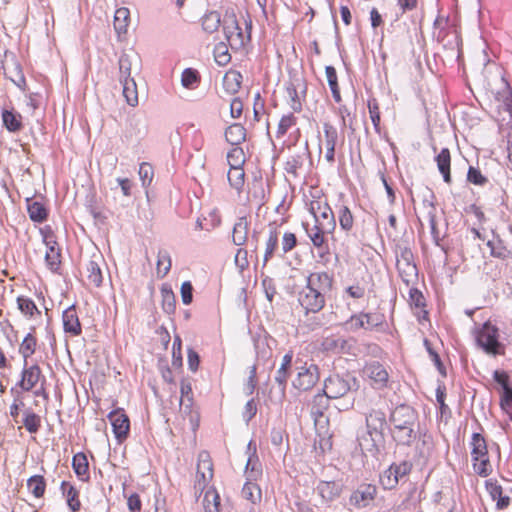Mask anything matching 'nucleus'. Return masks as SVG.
<instances>
[{"instance_id": "0eeeda50", "label": "nucleus", "mask_w": 512, "mask_h": 512, "mask_svg": "<svg viewBox=\"0 0 512 512\" xmlns=\"http://www.w3.org/2000/svg\"><path fill=\"white\" fill-rule=\"evenodd\" d=\"M396 265L401 279L407 285L415 283L418 278V270L414 263L413 253L409 248L399 247Z\"/></svg>"}, {"instance_id": "37998d69", "label": "nucleus", "mask_w": 512, "mask_h": 512, "mask_svg": "<svg viewBox=\"0 0 512 512\" xmlns=\"http://www.w3.org/2000/svg\"><path fill=\"white\" fill-rule=\"evenodd\" d=\"M203 506L205 512H219L220 497L214 488H209L204 495Z\"/></svg>"}, {"instance_id": "b1692460", "label": "nucleus", "mask_w": 512, "mask_h": 512, "mask_svg": "<svg viewBox=\"0 0 512 512\" xmlns=\"http://www.w3.org/2000/svg\"><path fill=\"white\" fill-rule=\"evenodd\" d=\"M380 437L367 430L365 434L358 438V446L364 456H376L378 452L377 438Z\"/></svg>"}, {"instance_id": "8fccbe9b", "label": "nucleus", "mask_w": 512, "mask_h": 512, "mask_svg": "<svg viewBox=\"0 0 512 512\" xmlns=\"http://www.w3.org/2000/svg\"><path fill=\"white\" fill-rule=\"evenodd\" d=\"M200 82V76L199 73L192 69L187 68L183 71L182 77H181V83L183 87L187 89H194Z\"/></svg>"}, {"instance_id": "9b49d317", "label": "nucleus", "mask_w": 512, "mask_h": 512, "mask_svg": "<svg viewBox=\"0 0 512 512\" xmlns=\"http://www.w3.org/2000/svg\"><path fill=\"white\" fill-rule=\"evenodd\" d=\"M382 324V316L376 313H359L345 323L346 329L355 332L359 329L371 330Z\"/></svg>"}, {"instance_id": "473e14b6", "label": "nucleus", "mask_w": 512, "mask_h": 512, "mask_svg": "<svg viewBox=\"0 0 512 512\" xmlns=\"http://www.w3.org/2000/svg\"><path fill=\"white\" fill-rule=\"evenodd\" d=\"M242 83V75L236 70H229L223 77V87L229 94H235L239 91Z\"/></svg>"}, {"instance_id": "680f3d73", "label": "nucleus", "mask_w": 512, "mask_h": 512, "mask_svg": "<svg viewBox=\"0 0 512 512\" xmlns=\"http://www.w3.org/2000/svg\"><path fill=\"white\" fill-rule=\"evenodd\" d=\"M303 165V159L301 156H292L285 164V171L294 177L298 176V171Z\"/></svg>"}, {"instance_id": "7ed1b4c3", "label": "nucleus", "mask_w": 512, "mask_h": 512, "mask_svg": "<svg viewBox=\"0 0 512 512\" xmlns=\"http://www.w3.org/2000/svg\"><path fill=\"white\" fill-rule=\"evenodd\" d=\"M246 31L239 26L235 14H226L223 19V31L230 47L234 50L242 49L250 41L252 21L244 19Z\"/></svg>"}, {"instance_id": "e2e57ef3", "label": "nucleus", "mask_w": 512, "mask_h": 512, "mask_svg": "<svg viewBox=\"0 0 512 512\" xmlns=\"http://www.w3.org/2000/svg\"><path fill=\"white\" fill-rule=\"evenodd\" d=\"M370 118L377 132H380V112L379 105L375 99L368 101Z\"/></svg>"}, {"instance_id": "3c124183", "label": "nucleus", "mask_w": 512, "mask_h": 512, "mask_svg": "<svg viewBox=\"0 0 512 512\" xmlns=\"http://www.w3.org/2000/svg\"><path fill=\"white\" fill-rule=\"evenodd\" d=\"M227 161L230 168L242 167L245 163V155L242 148L235 146L227 154Z\"/></svg>"}, {"instance_id": "20e7f679", "label": "nucleus", "mask_w": 512, "mask_h": 512, "mask_svg": "<svg viewBox=\"0 0 512 512\" xmlns=\"http://www.w3.org/2000/svg\"><path fill=\"white\" fill-rule=\"evenodd\" d=\"M136 54L123 53L118 61L119 64V82L123 88V96L130 106H136L138 104V94L136 83L133 77H131L132 63L136 60Z\"/></svg>"}, {"instance_id": "0e129e2a", "label": "nucleus", "mask_w": 512, "mask_h": 512, "mask_svg": "<svg viewBox=\"0 0 512 512\" xmlns=\"http://www.w3.org/2000/svg\"><path fill=\"white\" fill-rule=\"evenodd\" d=\"M40 234L42 235V240L46 247L58 246L56 235L51 226L46 225L43 228H40Z\"/></svg>"}, {"instance_id": "4be33fe9", "label": "nucleus", "mask_w": 512, "mask_h": 512, "mask_svg": "<svg viewBox=\"0 0 512 512\" xmlns=\"http://www.w3.org/2000/svg\"><path fill=\"white\" fill-rule=\"evenodd\" d=\"M498 88L491 86V92L498 101L502 102L507 112L512 116V90L509 83L503 78L497 80Z\"/></svg>"}, {"instance_id": "13d9d810", "label": "nucleus", "mask_w": 512, "mask_h": 512, "mask_svg": "<svg viewBox=\"0 0 512 512\" xmlns=\"http://www.w3.org/2000/svg\"><path fill=\"white\" fill-rule=\"evenodd\" d=\"M473 467L475 472L480 476H487L492 470L488 456L473 460Z\"/></svg>"}, {"instance_id": "bb28decb", "label": "nucleus", "mask_w": 512, "mask_h": 512, "mask_svg": "<svg viewBox=\"0 0 512 512\" xmlns=\"http://www.w3.org/2000/svg\"><path fill=\"white\" fill-rule=\"evenodd\" d=\"M2 122L3 126L11 133H17L23 128L22 116L14 109L2 110Z\"/></svg>"}, {"instance_id": "412c9836", "label": "nucleus", "mask_w": 512, "mask_h": 512, "mask_svg": "<svg viewBox=\"0 0 512 512\" xmlns=\"http://www.w3.org/2000/svg\"><path fill=\"white\" fill-rule=\"evenodd\" d=\"M386 423L385 412L381 409L373 407L368 413H366L367 429L374 432L376 436L382 435V431Z\"/></svg>"}, {"instance_id": "ddd939ff", "label": "nucleus", "mask_w": 512, "mask_h": 512, "mask_svg": "<svg viewBox=\"0 0 512 512\" xmlns=\"http://www.w3.org/2000/svg\"><path fill=\"white\" fill-rule=\"evenodd\" d=\"M108 419L112 425L113 433L119 442L125 440L130 431V420L125 411L117 408L108 414Z\"/></svg>"}, {"instance_id": "6ab92c4d", "label": "nucleus", "mask_w": 512, "mask_h": 512, "mask_svg": "<svg viewBox=\"0 0 512 512\" xmlns=\"http://www.w3.org/2000/svg\"><path fill=\"white\" fill-rule=\"evenodd\" d=\"M376 493V486L362 484L352 493L350 503L356 507H366L374 500Z\"/></svg>"}, {"instance_id": "a18cd8bd", "label": "nucleus", "mask_w": 512, "mask_h": 512, "mask_svg": "<svg viewBox=\"0 0 512 512\" xmlns=\"http://www.w3.org/2000/svg\"><path fill=\"white\" fill-rule=\"evenodd\" d=\"M472 459L478 460L481 457L487 456V445L485 439L479 434L474 433L472 436Z\"/></svg>"}, {"instance_id": "58836bf2", "label": "nucleus", "mask_w": 512, "mask_h": 512, "mask_svg": "<svg viewBox=\"0 0 512 512\" xmlns=\"http://www.w3.org/2000/svg\"><path fill=\"white\" fill-rule=\"evenodd\" d=\"M221 23L223 24L220 14L217 11H210L206 13L201 19L202 29L207 33L216 32L219 29Z\"/></svg>"}, {"instance_id": "e433bc0d", "label": "nucleus", "mask_w": 512, "mask_h": 512, "mask_svg": "<svg viewBox=\"0 0 512 512\" xmlns=\"http://www.w3.org/2000/svg\"><path fill=\"white\" fill-rule=\"evenodd\" d=\"M45 262L47 267L53 273H59L61 268V249L59 246H49L45 254Z\"/></svg>"}, {"instance_id": "5701e85b", "label": "nucleus", "mask_w": 512, "mask_h": 512, "mask_svg": "<svg viewBox=\"0 0 512 512\" xmlns=\"http://www.w3.org/2000/svg\"><path fill=\"white\" fill-rule=\"evenodd\" d=\"M26 203L27 212L31 221L35 223H43L48 219L49 211L42 202L35 201L32 198H27Z\"/></svg>"}, {"instance_id": "f704fd0d", "label": "nucleus", "mask_w": 512, "mask_h": 512, "mask_svg": "<svg viewBox=\"0 0 512 512\" xmlns=\"http://www.w3.org/2000/svg\"><path fill=\"white\" fill-rule=\"evenodd\" d=\"M436 162L438 169L440 173L443 176V179L446 183L451 182V175H450V163H451V156L450 151L447 148H443L440 153L436 156Z\"/></svg>"}, {"instance_id": "4468645a", "label": "nucleus", "mask_w": 512, "mask_h": 512, "mask_svg": "<svg viewBox=\"0 0 512 512\" xmlns=\"http://www.w3.org/2000/svg\"><path fill=\"white\" fill-rule=\"evenodd\" d=\"M309 211L314 217V222L321 223V225H329L331 229L335 230L336 221L334 213L326 202L319 200L311 201Z\"/></svg>"}, {"instance_id": "c03bdc74", "label": "nucleus", "mask_w": 512, "mask_h": 512, "mask_svg": "<svg viewBox=\"0 0 512 512\" xmlns=\"http://www.w3.org/2000/svg\"><path fill=\"white\" fill-rule=\"evenodd\" d=\"M16 302L21 313L29 318H32L35 314L41 313L35 302L29 297L18 296Z\"/></svg>"}, {"instance_id": "6e6d98bb", "label": "nucleus", "mask_w": 512, "mask_h": 512, "mask_svg": "<svg viewBox=\"0 0 512 512\" xmlns=\"http://www.w3.org/2000/svg\"><path fill=\"white\" fill-rule=\"evenodd\" d=\"M214 58L218 65L225 66L231 60V55L224 43H219L214 49Z\"/></svg>"}, {"instance_id": "4d7b16f0", "label": "nucleus", "mask_w": 512, "mask_h": 512, "mask_svg": "<svg viewBox=\"0 0 512 512\" xmlns=\"http://www.w3.org/2000/svg\"><path fill=\"white\" fill-rule=\"evenodd\" d=\"M353 215L347 206H342L339 210V223L343 230L350 231L353 227Z\"/></svg>"}, {"instance_id": "de8ad7c7", "label": "nucleus", "mask_w": 512, "mask_h": 512, "mask_svg": "<svg viewBox=\"0 0 512 512\" xmlns=\"http://www.w3.org/2000/svg\"><path fill=\"white\" fill-rule=\"evenodd\" d=\"M246 479L249 481H256L262 474L261 464L255 455L248 458L246 463Z\"/></svg>"}, {"instance_id": "f8f14e48", "label": "nucleus", "mask_w": 512, "mask_h": 512, "mask_svg": "<svg viewBox=\"0 0 512 512\" xmlns=\"http://www.w3.org/2000/svg\"><path fill=\"white\" fill-rule=\"evenodd\" d=\"M296 379L293 381V386L299 390H309L317 383L319 379L318 367L315 364H305L298 367Z\"/></svg>"}, {"instance_id": "052dcab7", "label": "nucleus", "mask_w": 512, "mask_h": 512, "mask_svg": "<svg viewBox=\"0 0 512 512\" xmlns=\"http://www.w3.org/2000/svg\"><path fill=\"white\" fill-rule=\"evenodd\" d=\"M491 255L497 258L506 259L510 256V251L502 246L500 241H488Z\"/></svg>"}, {"instance_id": "c756f323", "label": "nucleus", "mask_w": 512, "mask_h": 512, "mask_svg": "<svg viewBox=\"0 0 512 512\" xmlns=\"http://www.w3.org/2000/svg\"><path fill=\"white\" fill-rule=\"evenodd\" d=\"M249 222L246 217H241L235 223L232 232V241L237 246H242L248 238Z\"/></svg>"}, {"instance_id": "5fc2aeb1", "label": "nucleus", "mask_w": 512, "mask_h": 512, "mask_svg": "<svg viewBox=\"0 0 512 512\" xmlns=\"http://www.w3.org/2000/svg\"><path fill=\"white\" fill-rule=\"evenodd\" d=\"M278 246V233L275 229L270 230L269 236L266 242V248H265V254L263 259V264L266 265V263L269 261V259L273 256L274 251L276 250Z\"/></svg>"}, {"instance_id": "c85d7f7f", "label": "nucleus", "mask_w": 512, "mask_h": 512, "mask_svg": "<svg viewBox=\"0 0 512 512\" xmlns=\"http://www.w3.org/2000/svg\"><path fill=\"white\" fill-rule=\"evenodd\" d=\"M486 489L489 492L491 498L494 501H497L496 505L498 509H505L509 506L510 498L508 496H503L502 487L498 485L496 481L487 480Z\"/></svg>"}, {"instance_id": "c9c22d12", "label": "nucleus", "mask_w": 512, "mask_h": 512, "mask_svg": "<svg viewBox=\"0 0 512 512\" xmlns=\"http://www.w3.org/2000/svg\"><path fill=\"white\" fill-rule=\"evenodd\" d=\"M130 20V12L127 8L121 7L116 10L114 15V29L118 36L126 34Z\"/></svg>"}, {"instance_id": "2f4dec72", "label": "nucleus", "mask_w": 512, "mask_h": 512, "mask_svg": "<svg viewBox=\"0 0 512 512\" xmlns=\"http://www.w3.org/2000/svg\"><path fill=\"white\" fill-rule=\"evenodd\" d=\"M225 138L231 145L238 146L246 139V129L241 124L234 123L226 129Z\"/></svg>"}, {"instance_id": "6e6552de", "label": "nucleus", "mask_w": 512, "mask_h": 512, "mask_svg": "<svg viewBox=\"0 0 512 512\" xmlns=\"http://www.w3.org/2000/svg\"><path fill=\"white\" fill-rule=\"evenodd\" d=\"M323 132V137L319 138V152L324 154L325 161L332 166L335 162V146L338 140V132L329 123H324Z\"/></svg>"}, {"instance_id": "79ce46f5", "label": "nucleus", "mask_w": 512, "mask_h": 512, "mask_svg": "<svg viewBox=\"0 0 512 512\" xmlns=\"http://www.w3.org/2000/svg\"><path fill=\"white\" fill-rule=\"evenodd\" d=\"M242 496L252 504L259 503L262 497L261 489L254 481L247 480L242 488Z\"/></svg>"}, {"instance_id": "72a5a7b5", "label": "nucleus", "mask_w": 512, "mask_h": 512, "mask_svg": "<svg viewBox=\"0 0 512 512\" xmlns=\"http://www.w3.org/2000/svg\"><path fill=\"white\" fill-rule=\"evenodd\" d=\"M298 89L301 93H305L306 91V84L302 79H295L291 86L287 88V93L291 98V108L294 111H300L302 106L298 94Z\"/></svg>"}, {"instance_id": "f3484780", "label": "nucleus", "mask_w": 512, "mask_h": 512, "mask_svg": "<svg viewBox=\"0 0 512 512\" xmlns=\"http://www.w3.org/2000/svg\"><path fill=\"white\" fill-rule=\"evenodd\" d=\"M363 372L370 379L374 388L381 389L386 386L389 375L385 367L379 362L367 364Z\"/></svg>"}, {"instance_id": "ea45409f", "label": "nucleus", "mask_w": 512, "mask_h": 512, "mask_svg": "<svg viewBox=\"0 0 512 512\" xmlns=\"http://www.w3.org/2000/svg\"><path fill=\"white\" fill-rule=\"evenodd\" d=\"M87 278L95 287H100L103 282V275L99 263L91 259L86 265Z\"/></svg>"}, {"instance_id": "603ef678", "label": "nucleus", "mask_w": 512, "mask_h": 512, "mask_svg": "<svg viewBox=\"0 0 512 512\" xmlns=\"http://www.w3.org/2000/svg\"><path fill=\"white\" fill-rule=\"evenodd\" d=\"M227 177L230 185L239 191L244 184L245 172L242 167L230 168Z\"/></svg>"}, {"instance_id": "a211bd4d", "label": "nucleus", "mask_w": 512, "mask_h": 512, "mask_svg": "<svg viewBox=\"0 0 512 512\" xmlns=\"http://www.w3.org/2000/svg\"><path fill=\"white\" fill-rule=\"evenodd\" d=\"M64 332L70 336H80L82 326L77 314L76 306L73 304L63 311L62 314Z\"/></svg>"}, {"instance_id": "39448f33", "label": "nucleus", "mask_w": 512, "mask_h": 512, "mask_svg": "<svg viewBox=\"0 0 512 512\" xmlns=\"http://www.w3.org/2000/svg\"><path fill=\"white\" fill-rule=\"evenodd\" d=\"M358 388L359 383L355 377L335 374L325 380L323 391L327 398L337 399L345 396L349 391L357 390Z\"/></svg>"}, {"instance_id": "a19ab883", "label": "nucleus", "mask_w": 512, "mask_h": 512, "mask_svg": "<svg viewBox=\"0 0 512 512\" xmlns=\"http://www.w3.org/2000/svg\"><path fill=\"white\" fill-rule=\"evenodd\" d=\"M27 487L34 497L41 498L45 494L46 480L41 475H33L27 480Z\"/></svg>"}, {"instance_id": "2eb2a0df", "label": "nucleus", "mask_w": 512, "mask_h": 512, "mask_svg": "<svg viewBox=\"0 0 512 512\" xmlns=\"http://www.w3.org/2000/svg\"><path fill=\"white\" fill-rule=\"evenodd\" d=\"M304 228L315 248H328L327 237L334 231L333 229L330 228L329 225H321V223L314 222L312 226H309L308 224L304 225Z\"/></svg>"}, {"instance_id": "9d476101", "label": "nucleus", "mask_w": 512, "mask_h": 512, "mask_svg": "<svg viewBox=\"0 0 512 512\" xmlns=\"http://www.w3.org/2000/svg\"><path fill=\"white\" fill-rule=\"evenodd\" d=\"M411 467L412 465L407 461H403L400 464H392L380 476L382 486L385 489H393L400 479L410 473Z\"/></svg>"}, {"instance_id": "338daca9", "label": "nucleus", "mask_w": 512, "mask_h": 512, "mask_svg": "<svg viewBox=\"0 0 512 512\" xmlns=\"http://www.w3.org/2000/svg\"><path fill=\"white\" fill-rule=\"evenodd\" d=\"M297 245V238L294 233L286 232L282 239V250L284 253L291 251Z\"/></svg>"}, {"instance_id": "393cba45", "label": "nucleus", "mask_w": 512, "mask_h": 512, "mask_svg": "<svg viewBox=\"0 0 512 512\" xmlns=\"http://www.w3.org/2000/svg\"><path fill=\"white\" fill-rule=\"evenodd\" d=\"M63 496L66 498L67 505L71 512H78L81 508L79 491L67 481H62L60 486Z\"/></svg>"}, {"instance_id": "a878e982", "label": "nucleus", "mask_w": 512, "mask_h": 512, "mask_svg": "<svg viewBox=\"0 0 512 512\" xmlns=\"http://www.w3.org/2000/svg\"><path fill=\"white\" fill-rule=\"evenodd\" d=\"M342 491V485L336 481H321L317 486V492L325 501H333Z\"/></svg>"}, {"instance_id": "bf43d9fd", "label": "nucleus", "mask_w": 512, "mask_h": 512, "mask_svg": "<svg viewBox=\"0 0 512 512\" xmlns=\"http://www.w3.org/2000/svg\"><path fill=\"white\" fill-rule=\"evenodd\" d=\"M154 170L151 164L142 163L139 168V176L144 187H148L153 179Z\"/></svg>"}, {"instance_id": "cd10ccee", "label": "nucleus", "mask_w": 512, "mask_h": 512, "mask_svg": "<svg viewBox=\"0 0 512 512\" xmlns=\"http://www.w3.org/2000/svg\"><path fill=\"white\" fill-rule=\"evenodd\" d=\"M72 468L80 480L88 481L90 479L89 463L85 453L79 452L73 456Z\"/></svg>"}, {"instance_id": "774afa93", "label": "nucleus", "mask_w": 512, "mask_h": 512, "mask_svg": "<svg viewBox=\"0 0 512 512\" xmlns=\"http://www.w3.org/2000/svg\"><path fill=\"white\" fill-rule=\"evenodd\" d=\"M502 409L510 416H512V389H506L501 398Z\"/></svg>"}, {"instance_id": "423d86ee", "label": "nucleus", "mask_w": 512, "mask_h": 512, "mask_svg": "<svg viewBox=\"0 0 512 512\" xmlns=\"http://www.w3.org/2000/svg\"><path fill=\"white\" fill-rule=\"evenodd\" d=\"M498 329L490 323H485L477 333V344L489 355H503L505 347L498 340Z\"/></svg>"}, {"instance_id": "864d4df0", "label": "nucleus", "mask_w": 512, "mask_h": 512, "mask_svg": "<svg viewBox=\"0 0 512 512\" xmlns=\"http://www.w3.org/2000/svg\"><path fill=\"white\" fill-rule=\"evenodd\" d=\"M18 387H12L10 393L14 396L13 403L10 406V416L16 420L20 414L21 409L25 406L22 398L21 391L17 390Z\"/></svg>"}, {"instance_id": "aec40b11", "label": "nucleus", "mask_w": 512, "mask_h": 512, "mask_svg": "<svg viewBox=\"0 0 512 512\" xmlns=\"http://www.w3.org/2000/svg\"><path fill=\"white\" fill-rule=\"evenodd\" d=\"M289 376V370H282L281 367L276 372L275 383L269 392V400L275 404H281L286 395V383Z\"/></svg>"}, {"instance_id": "dca6fc26", "label": "nucleus", "mask_w": 512, "mask_h": 512, "mask_svg": "<svg viewBox=\"0 0 512 512\" xmlns=\"http://www.w3.org/2000/svg\"><path fill=\"white\" fill-rule=\"evenodd\" d=\"M323 351L333 354H352L353 341L341 336L325 337L321 343Z\"/></svg>"}, {"instance_id": "69168bd1", "label": "nucleus", "mask_w": 512, "mask_h": 512, "mask_svg": "<svg viewBox=\"0 0 512 512\" xmlns=\"http://www.w3.org/2000/svg\"><path fill=\"white\" fill-rule=\"evenodd\" d=\"M162 302L167 313L174 311V294L170 289L162 287Z\"/></svg>"}, {"instance_id": "49530a36", "label": "nucleus", "mask_w": 512, "mask_h": 512, "mask_svg": "<svg viewBox=\"0 0 512 512\" xmlns=\"http://www.w3.org/2000/svg\"><path fill=\"white\" fill-rule=\"evenodd\" d=\"M325 73H326L327 81H328L329 87L331 89L332 96H333L334 100L337 103L341 102V95H340L337 73H336L335 68L333 66H326Z\"/></svg>"}, {"instance_id": "1a4fd4ad", "label": "nucleus", "mask_w": 512, "mask_h": 512, "mask_svg": "<svg viewBox=\"0 0 512 512\" xmlns=\"http://www.w3.org/2000/svg\"><path fill=\"white\" fill-rule=\"evenodd\" d=\"M43 378L45 381L44 376L42 375L41 368L38 364H32L29 365L28 361H23V368L21 371V378L16 383V387L20 388L21 391L29 392L32 391L37 383L40 381V379Z\"/></svg>"}, {"instance_id": "09e8293b", "label": "nucleus", "mask_w": 512, "mask_h": 512, "mask_svg": "<svg viewBox=\"0 0 512 512\" xmlns=\"http://www.w3.org/2000/svg\"><path fill=\"white\" fill-rule=\"evenodd\" d=\"M196 474L213 476V464L209 454L205 451L199 453Z\"/></svg>"}, {"instance_id": "4c0bfd02", "label": "nucleus", "mask_w": 512, "mask_h": 512, "mask_svg": "<svg viewBox=\"0 0 512 512\" xmlns=\"http://www.w3.org/2000/svg\"><path fill=\"white\" fill-rule=\"evenodd\" d=\"M22 423L29 433L36 434L41 428V417L28 408L23 413Z\"/></svg>"}, {"instance_id": "7c9ffc66", "label": "nucleus", "mask_w": 512, "mask_h": 512, "mask_svg": "<svg viewBox=\"0 0 512 512\" xmlns=\"http://www.w3.org/2000/svg\"><path fill=\"white\" fill-rule=\"evenodd\" d=\"M35 328H32V332H29L19 346V354L23 357V361H28V359L35 353L37 349V338L33 333Z\"/></svg>"}, {"instance_id": "f257e3e1", "label": "nucleus", "mask_w": 512, "mask_h": 512, "mask_svg": "<svg viewBox=\"0 0 512 512\" xmlns=\"http://www.w3.org/2000/svg\"><path fill=\"white\" fill-rule=\"evenodd\" d=\"M393 439L399 445H411L418 435L417 412L406 404L396 406L389 417Z\"/></svg>"}, {"instance_id": "f03ea898", "label": "nucleus", "mask_w": 512, "mask_h": 512, "mask_svg": "<svg viewBox=\"0 0 512 512\" xmlns=\"http://www.w3.org/2000/svg\"><path fill=\"white\" fill-rule=\"evenodd\" d=\"M331 288L332 278L328 273H312L307 279V285L299 292L298 301L306 312H318L324 307V295Z\"/></svg>"}]
</instances>
